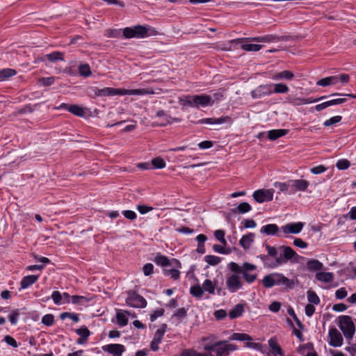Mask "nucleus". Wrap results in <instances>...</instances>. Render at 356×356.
Listing matches in <instances>:
<instances>
[{
	"label": "nucleus",
	"mask_w": 356,
	"mask_h": 356,
	"mask_svg": "<svg viewBox=\"0 0 356 356\" xmlns=\"http://www.w3.org/2000/svg\"><path fill=\"white\" fill-rule=\"evenodd\" d=\"M316 279L325 284H328L334 280V274L331 272H325L320 270L316 273Z\"/></svg>",
	"instance_id": "25"
},
{
	"label": "nucleus",
	"mask_w": 356,
	"mask_h": 356,
	"mask_svg": "<svg viewBox=\"0 0 356 356\" xmlns=\"http://www.w3.org/2000/svg\"><path fill=\"white\" fill-rule=\"evenodd\" d=\"M75 332L80 337V338L76 341V343L79 345L85 343L90 335V330L85 325L81 326L80 328L76 330Z\"/></svg>",
	"instance_id": "24"
},
{
	"label": "nucleus",
	"mask_w": 356,
	"mask_h": 356,
	"mask_svg": "<svg viewBox=\"0 0 356 356\" xmlns=\"http://www.w3.org/2000/svg\"><path fill=\"white\" fill-rule=\"evenodd\" d=\"M257 267L255 265L244 263L242 265V270L241 273L243 275V279L248 283H252L257 277V273H254Z\"/></svg>",
	"instance_id": "12"
},
{
	"label": "nucleus",
	"mask_w": 356,
	"mask_h": 356,
	"mask_svg": "<svg viewBox=\"0 0 356 356\" xmlns=\"http://www.w3.org/2000/svg\"><path fill=\"white\" fill-rule=\"evenodd\" d=\"M152 164L154 165V168L156 169H162L164 168L166 165L164 160L161 157H156L152 160Z\"/></svg>",
	"instance_id": "47"
},
{
	"label": "nucleus",
	"mask_w": 356,
	"mask_h": 356,
	"mask_svg": "<svg viewBox=\"0 0 356 356\" xmlns=\"http://www.w3.org/2000/svg\"><path fill=\"white\" fill-rule=\"evenodd\" d=\"M204 261L209 265L216 266L220 261V259L215 255H207L204 257Z\"/></svg>",
	"instance_id": "50"
},
{
	"label": "nucleus",
	"mask_w": 356,
	"mask_h": 356,
	"mask_svg": "<svg viewBox=\"0 0 356 356\" xmlns=\"http://www.w3.org/2000/svg\"><path fill=\"white\" fill-rule=\"evenodd\" d=\"M213 315L217 320H222L225 318L227 314L225 310L218 309L214 312Z\"/></svg>",
	"instance_id": "63"
},
{
	"label": "nucleus",
	"mask_w": 356,
	"mask_h": 356,
	"mask_svg": "<svg viewBox=\"0 0 356 356\" xmlns=\"http://www.w3.org/2000/svg\"><path fill=\"white\" fill-rule=\"evenodd\" d=\"M325 96L320 97L319 98L312 99V98H301L298 97H288V102L294 105V106H302L305 104H309L317 102L320 100L324 99Z\"/></svg>",
	"instance_id": "16"
},
{
	"label": "nucleus",
	"mask_w": 356,
	"mask_h": 356,
	"mask_svg": "<svg viewBox=\"0 0 356 356\" xmlns=\"http://www.w3.org/2000/svg\"><path fill=\"white\" fill-rule=\"evenodd\" d=\"M47 59L51 62L56 61V60H63V57L60 52L58 51H54L51 54H47L46 56Z\"/></svg>",
	"instance_id": "52"
},
{
	"label": "nucleus",
	"mask_w": 356,
	"mask_h": 356,
	"mask_svg": "<svg viewBox=\"0 0 356 356\" xmlns=\"http://www.w3.org/2000/svg\"><path fill=\"white\" fill-rule=\"evenodd\" d=\"M127 305L135 308H144L147 305L145 299L134 291H129L126 298Z\"/></svg>",
	"instance_id": "10"
},
{
	"label": "nucleus",
	"mask_w": 356,
	"mask_h": 356,
	"mask_svg": "<svg viewBox=\"0 0 356 356\" xmlns=\"http://www.w3.org/2000/svg\"><path fill=\"white\" fill-rule=\"evenodd\" d=\"M181 356H213V355L210 352L200 353L193 350H185L181 353Z\"/></svg>",
	"instance_id": "43"
},
{
	"label": "nucleus",
	"mask_w": 356,
	"mask_h": 356,
	"mask_svg": "<svg viewBox=\"0 0 356 356\" xmlns=\"http://www.w3.org/2000/svg\"><path fill=\"white\" fill-rule=\"evenodd\" d=\"M260 233L266 235H277L281 236L280 232H279V227L275 224H268L262 226L260 229Z\"/></svg>",
	"instance_id": "23"
},
{
	"label": "nucleus",
	"mask_w": 356,
	"mask_h": 356,
	"mask_svg": "<svg viewBox=\"0 0 356 356\" xmlns=\"http://www.w3.org/2000/svg\"><path fill=\"white\" fill-rule=\"evenodd\" d=\"M309 185V182L305 179L289 180L290 188H291L293 192L305 191L307 189Z\"/></svg>",
	"instance_id": "20"
},
{
	"label": "nucleus",
	"mask_w": 356,
	"mask_h": 356,
	"mask_svg": "<svg viewBox=\"0 0 356 356\" xmlns=\"http://www.w3.org/2000/svg\"><path fill=\"white\" fill-rule=\"evenodd\" d=\"M341 119H342V117L340 115H336V116L332 117L330 119L325 120L323 122V125L325 127H330V126L334 125L337 123L340 122Z\"/></svg>",
	"instance_id": "51"
},
{
	"label": "nucleus",
	"mask_w": 356,
	"mask_h": 356,
	"mask_svg": "<svg viewBox=\"0 0 356 356\" xmlns=\"http://www.w3.org/2000/svg\"><path fill=\"white\" fill-rule=\"evenodd\" d=\"M350 165V161L347 159H339L336 164L337 168L339 170H346Z\"/></svg>",
	"instance_id": "56"
},
{
	"label": "nucleus",
	"mask_w": 356,
	"mask_h": 356,
	"mask_svg": "<svg viewBox=\"0 0 356 356\" xmlns=\"http://www.w3.org/2000/svg\"><path fill=\"white\" fill-rule=\"evenodd\" d=\"M243 40L244 39L242 38L234 40L232 42L236 44H241V49L246 51H258L262 48L261 44H252Z\"/></svg>",
	"instance_id": "21"
},
{
	"label": "nucleus",
	"mask_w": 356,
	"mask_h": 356,
	"mask_svg": "<svg viewBox=\"0 0 356 356\" xmlns=\"http://www.w3.org/2000/svg\"><path fill=\"white\" fill-rule=\"evenodd\" d=\"M305 223L302 222L287 223L280 227L281 236L287 237L290 234H298L301 232Z\"/></svg>",
	"instance_id": "8"
},
{
	"label": "nucleus",
	"mask_w": 356,
	"mask_h": 356,
	"mask_svg": "<svg viewBox=\"0 0 356 356\" xmlns=\"http://www.w3.org/2000/svg\"><path fill=\"white\" fill-rule=\"evenodd\" d=\"M223 97L222 92H215L211 95H193L192 102L193 107H207L213 106L215 102L220 101Z\"/></svg>",
	"instance_id": "4"
},
{
	"label": "nucleus",
	"mask_w": 356,
	"mask_h": 356,
	"mask_svg": "<svg viewBox=\"0 0 356 356\" xmlns=\"http://www.w3.org/2000/svg\"><path fill=\"white\" fill-rule=\"evenodd\" d=\"M130 315V312L126 310L120 309L117 311L116 319L117 323L120 327H124L128 323V317Z\"/></svg>",
	"instance_id": "27"
},
{
	"label": "nucleus",
	"mask_w": 356,
	"mask_h": 356,
	"mask_svg": "<svg viewBox=\"0 0 356 356\" xmlns=\"http://www.w3.org/2000/svg\"><path fill=\"white\" fill-rule=\"evenodd\" d=\"M51 299L55 305H60L70 303L71 296L67 293H60L58 291H54L51 294Z\"/></svg>",
	"instance_id": "19"
},
{
	"label": "nucleus",
	"mask_w": 356,
	"mask_h": 356,
	"mask_svg": "<svg viewBox=\"0 0 356 356\" xmlns=\"http://www.w3.org/2000/svg\"><path fill=\"white\" fill-rule=\"evenodd\" d=\"M192 99L193 95H185L179 98L178 103L183 107H193Z\"/></svg>",
	"instance_id": "40"
},
{
	"label": "nucleus",
	"mask_w": 356,
	"mask_h": 356,
	"mask_svg": "<svg viewBox=\"0 0 356 356\" xmlns=\"http://www.w3.org/2000/svg\"><path fill=\"white\" fill-rule=\"evenodd\" d=\"M54 316L51 314H46L42 318V323L47 326H51L54 323Z\"/></svg>",
	"instance_id": "57"
},
{
	"label": "nucleus",
	"mask_w": 356,
	"mask_h": 356,
	"mask_svg": "<svg viewBox=\"0 0 356 356\" xmlns=\"http://www.w3.org/2000/svg\"><path fill=\"white\" fill-rule=\"evenodd\" d=\"M307 268L310 271L319 272L323 268V264L317 259H309L307 262Z\"/></svg>",
	"instance_id": "31"
},
{
	"label": "nucleus",
	"mask_w": 356,
	"mask_h": 356,
	"mask_svg": "<svg viewBox=\"0 0 356 356\" xmlns=\"http://www.w3.org/2000/svg\"><path fill=\"white\" fill-rule=\"evenodd\" d=\"M229 118L228 117H220L219 118H203L197 121V124H221L227 122Z\"/></svg>",
	"instance_id": "26"
},
{
	"label": "nucleus",
	"mask_w": 356,
	"mask_h": 356,
	"mask_svg": "<svg viewBox=\"0 0 356 356\" xmlns=\"http://www.w3.org/2000/svg\"><path fill=\"white\" fill-rule=\"evenodd\" d=\"M154 93L152 90L149 89H122V88H104L99 91L98 95L100 96H114V95H139L143 96L148 94Z\"/></svg>",
	"instance_id": "2"
},
{
	"label": "nucleus",
	"mask_w": 356,
	"mask_h": 356,
	"mask_svg": "<svg viewBox=\"0 0 356 356\" xmlns=\"http://www.w3.org/2000/svg\"><path fill=\"white\" fill-rule=\"evenodd\" d=\"M246 40L258 42H273L275 41L276 37L273 35H268L265 36L248 38Z\"/></svg>",
	"instance_id": "37"
},
{
	"label": "nucleus",
	"mask_w": 356,
	"mask_h": 356,
	"mask_svg": "<svg viewBox=\"0 0 356 356\" xmlns=\"http://www.w3.org/2000/svg\"><path fill=\"white\" fill-rule=\"evenodd\" d=\"M215 237L224 245H227V241L225 238V232L218 229L214 232Z\"/></svg>",
	"instance_id": "54"
},
{
	"label": "nucleus",
	"mask_w": 356,
	"mask_h": 356,
	"mask_svg": "<svg viewBox=\"0 0 356 356\" xmlns=\"http://www.w3.org/2000/svg\"><path fill=\"white\" fill-rule=\"evenodd\" d=\"M166 325H163L162 327L158 329L154 336V338L151 342V349L156 351L159 349V345L161 342L164 334L166 331Z\"/></svg>",
	"instance_id": "17"
},
{
	"label": "nucleus",
	"mask_w": 356,
	"mask_h": 356,
	"mask_svg": "<svg viewBox=\"0 0 356 356\" xmlns=\"http://www.w3.org/2000/svg\"><path fill=\"white\" fill-rule=\"evenodd\" d=\"M328 343L330 346L341 347L343 343V335L336 327H332L328 331Z\"/></svg>",
	"instance_id": "11"
},
{
	"label": "nucleus",
	"mask_w": 356,
	"mask_h": 356,
	"mask_svg": "<svg viewBox=\"0 0 356 356\" xmlns=\"http://www.w3.org/2000/svg\"><path fill=\"white\" fill-rule=\"evenodd\" d=\"M216 356H223L229 353L225 345V341L216 342Z\"/></svg>",
	"instance_id": "39"
},
{
	"label": "nucleus",
	"mask_w": 356,
	"mask_h": 356,
	"mask_svg": "<svg viewBox=\"0 0 356 356\" xmlns=\"http://www.w3.org/2000/svg\"><path fill=\"white\" fill-rule=\"evenodd\" d=\"M55 81L54 76L42 77L38 80L39 83L43 86H49L52 85Z\"/></svg>",
	"instance_id": "53"
},
{
	"label": "nucleus",
	"mask_w": 356,
	"mask_h": 356,
	"mask_svg": "<svg viewBox=\"0 0 356 356\" xmlns=\"http://www.w3.org/2000/svg\"><path fill=\"white\" fill-rule=\"evenodd\" d=\"M179 268L173 267L172 269H165L164 273L166 275L170 276L174 280H177L179 277L180 273L179 271Z\"/></svg>",
	"instance_id": "46"
},
{
	"label": "nucleus",
	"mask_w": 356,
	"mask_h": 356,
	"mask_svg": "<svg viewBox=\"0 0 356 356\" xmlns=\"http://www.w3.org/2000/svg\"><path fill=\"white\" fill-rule=\"evenodd\" d=\"M123 35L126 38H144L147 36V29L143 26H136L133 28H125L123 30Z\"/></svg>",
	"instance_id": "7"
},
{
	"label": "nucleus",
	"mask_w": 356,
	"mask_h": 356,
	"mask_svg": "<svg viewBox=\"0 0 356 356\" xmlns=\"http://www.w3.org/2000/svg\"><path fill=\"white\" fill-rule=\"evenodd\" d=\"M307 298L309 302H310L312 305H318L320 302V298L317 296V294L312 291L309 290L307 292Z\"/></svg>",
	"instance_id": "42"
},
{
	"label": "nucleus",
	"mask_w": 356,
	"mask_h": 356,
	"mask_svg": "<svg viewBox=\"0 0 356 356\" xmlns=\"http://www.w3.org/2000/svg\"><path fill=\"white\" fill-rule=\"evenodd\" d=\"M262 283L266 288H271L275 285H282L290 289L294 286L293 280H290L283 274L278 273H273L264 276Z\"/></svg>",
	"instance_id": "3"
},
{
	"label": "nucleus",
	"mask_w": 356,
	"mask_h": 356,
	"mask_svg": "<svg viewBox=\"0 0 356 356\" xmlns=\"http://www.w3.org/2000/svg\"><path fill=\"white\" fill-rule=\"evenodd\" d=\"M226 286L229 292L235 293L242 289L243 283L238 275L232 274L226 277Z\"/></svg>",
	"instance_id": "13"
},
{
	"label": "nucleus",
	"mask_w": 356,
	"mask_h": 356,
	"mask_svg": "<svg viewBox=\"0 0 356 356\" xmlns=\"http://www.w3.org/2000/svg\"><path fill=\"white\" fill-rule=\"evenodd\" d=\"M272 94H284L289 91V86L284 83H272Z\"/></svg>",
	"instance_id": "32"
},
{
	"label": "nucleus",
	"mask_w": 356,
	"mask_h": 356,
	"mask_svg": "<svg viewBox=\"0 0 356 356\" xmlns=\"http://www.w3.org/2000/svg\"><path fill=\"white\" fill-rule=\"evenodd\" d=\"M273 186L277 188L280 192H286L290 188L289 181L287 182L276 181L273 184Z\"/></svg>",
	"instance_id": "48"
},
{
	"label": "nucleus",
	"mask_w": 356,
	"mask_h": 356,
	"mask_svg": "<svg viewBox=\"0 0 356 356\" xmlns=\"http://www.w3.org/2000/svg\"><path fill=\"white\" fill-rule=\"evenodd\" d=\"M254 239V234L249 233L243 235L239 241V244L244 250L249 249L252 245Z\"/></svg>",
	"instance_id": "28"
},
{
	"label": "nucleus",
	"mask_w": 356,
	"mask_h": 356,
	"mask_svg": "<svg viewBox=\"0 0 356 356\" xmlns=\"http://www.w3.org/2000/svg\"><path fill=\"white\" fill-rule=\"evenodd\" d=\"M143 272L145 276H149L152 275L154 272V266L153 264L148 263L143 266Z\"/></svg>",
	"instance_id": "60"
},
{
	"label": "nucleus",
	"mask_w": 356,
	"mask_h": 356,
	"mask_svg": "<svg viewBox=\"0 0 356 356\" xmlns=\"http://www.w3.org/2000/svg\"><path fill=\"white\" fill-rule=\"evenodd\" d=\"M17 72L14 69L5 68L0 70V81H3L10 77L15 76Z\"/></svg>",
	"instance_id": "36"
},
{
	"label": "nucleus",
	"mask_w": 356,
	"mask_h": 356,
	"mask_svg": "<svg viewBox=\"0 0 356 356\" xmlns=\"http://www.w3.org/2000/svg\"><path fill=\"white\" fill-rule=\"evenodd\" d=\"M154 262L163 267L172 266L175 268H181L180 262L176 259H169L167 257L157 254L154 258Z\"/></svg>",
	"instance_id": "15"
},
{
	"label": "nucleus",
	"mask_w": 356,
	"mask_h": 356,
	"mask_svg": "<svg viewBox=\"0 0 356 356\" xmlns=\"http://www.w3.org/2000/svg\"><path fill=\"white\" fill-rule=\"evenodd\" d=\"M339 82V78L337 76H327L318 80L316 85L325 87L328 86L335 85Z\"/></svg>",
	"instance_id": "30"
},
{
	"label": "nucleus",
	"mask_w": 356,
	"mask_h": 356,
	"mask_svg": "<svg viewBox=\"0 0 356 356\" xmlns=\"http://www.w3.org/2000/svg\"><path fill=\"white\" fill-rule=\"evenodd\" d=\"M229 340L248 342V341H252V338L248 334L236 332L230 336Z\"/></svg>",
	"instance_id": "35"
},
{
	"label": "nucleus",
	"mask_w": 356,
	"mask_h": 356,
	"mask_svg": "<svg viewBox=\"0 0 356 356\" xmlns=\"http://www.w3.org/2000/svg\"><path fill=\"white\" fill-rule=\"evenodd\" d=\"M39 278V275H27L22 278L20 282L21 289H26L33 284Z\"/></svg>",
	"instance_id": "29"
},
{
	"label": "nucleus",
	"mask_w": 356,
	"mask_h": 356,
	"mask_svg": "<svg viewBox=\"0 0 356 356\" xmlns=\"http://www.w3.org/2000/svg\"><path fill=\"white\" fill-rule=\"evenodd\" d=\"M102 350L108 352L113 356H121L125 351V347L119 343L107 344L102 347Z\"/></svg>",
	"instance_id": "18"
},
{
	"label": "nucleus",
	"mask_w": 356,
	"mask_h": 356,
	"mask_svg": "<svg viewBox=\"0 0 356 356\" xmlns=\"http://www.w3.org/2000/svg\"><path fill=\"white\" fill-rule=\"evenodd\" d=\"M221 291L222 289L217 278H207L203 281L202 285L197 284L190 288L191 295L197 298H202L205 292L210 295L217 293L220 296Z\"/></svg>",
	"instance_id": "1"
},
{
	"label": "nucleus",
	"mask_w": 356,
	"mask_h": 356,
	"mask_svg": "<svg viewBox=\"0 0 356 356\" xmlns=\"http://www.w3.org/2000/svg\"><path fill=\"white\" fill-rule=\"evenodd\" d=\"M348 307L343 303L335 304L332 306V309L337 312H342L347 309Z\"/></svg>",
	"instance_id": "64"
},
{
	"label": "nucleus",
	"mask_w": 356,
	"mask_h": 356,
	"mask_svg": "<svg viewBox=\"0 0 356 356\" xmlns=\"http://www.w3.org/2000/svg\"><path fill=\"white\" fill-rule=\"evenodd\" d=\"M79 72L81 76L84 77L90 76L92 74L90 67L88 64H81L79 66Z\"/></svg>",
	"instance_id": "44"
},
{
	"label": "nucleus",
	"mask_w": 356,
	"mask_h": 356,
	"mask_svg": "<svg viewBox=\"0 0 356 356\" xmlns=\"http://www.w3.org/2000/svg\"><path fill=\"white\" fill-rule=\"evenodd\" d=\"M19 312L17 310L13 311L9 315V321L12 325H16L18 321Z\"/></svg>",
	"instance_id": "61"
},
{
	"label": "nucleus",
	"mask_w": 356,
	"mask_h": 356,
	"mask_svg": "<svg viewBox=\"0 0 356 356\" xmlns=\"http://www.w3.org/2000/svg\"><path fill=\"white\" fill-rule=\"evenodd\" d=\"M348 295V292L344 287L339 288L335 291V296L339 300L345 298Z\"/></svg>",
	"instance_id": "59"
},
{
	"label": "nucleus",
	"mask_w": 356,
	"mask_h": 356,
	"mask_svg": "<svg viewBox=\"0 0 356 356\" xmlns=\"http://www.w3.org/2000/svg\"><path fill=\"white\" fill-rule=\"evenodd\" d=\"M274 193L273 188L258 189L253 192L252 197L258 203L270 202L273 199Z\"/></svg>",
	"instance_id": "9"
},
{
	"label": "nucleus",
	"mask_w": 356,
	"mask_h": 356,
	"mask_svg": "<svg viewBox=\"0 0 356 356\" xmlns=\"http://www.w3.org/2000/svg\"><path fill=\"white\" fill-rule=\"evenodd\" d=\"M245 346L247 348H252V349L256 350L257 351H259L261 353H265L266 352V347L260 343H256V342H252L251 341H248V342H246Z\"/></svg>",
	"instance_id": "38"
},
{
	"label": "nucleus",
	"mask_w": 356,
	"mask_h": 356,
	"mask_svg": "<svg viewBox=\"0 0 356 356\" xmlns=\"http://www.w3.org/2000/svg\"><path fill=\"white\" fill-rule=\"evenodd\" d=\"M337 325L346 340H352L356 332V327L352 318L348 315H341L337 318Z\"/></svg>",
	"instance_id": "5"
},
{
	"label": "nucleus",
	"mask_w": 356,
	"mask_h": 356,
	"mask_svg": "<svg viewBox=\"0 0 356 356\" xmlns=\"http://www.w3.org/2000/svg\"><path fill=\"white\" fill-rule=\"evenodd\" d=\"M251 210V205L245 202L240 203L236 208V211L241 213H245L250 211Z\"/></svg>",
	"instance_id": "45"
},
{
	"label": "nucleus",
	"mask_w": 356,
	"mask_h": 356,
	"mask_svg": "<svg viewBox=\"0 0 356 356\" xmlns=\"http://www.w3.org/2000/svg\"><path fill=\"white\" fill-rule=\"evenodd\" d=\"M60 318L62 320L69 318L76 323L79 322V315L76 313L63 312L60 314Z\"/></svg>",
	"instance_id": "49"
},
{
	"label": "nucleus",
	"mask_w": 356,
	"mask_h": 356,
	"mask_svg": "<svg viewBox=\"0 0 356 356\" xmlns=\"http://www.w3.org/2000/svg\"><path fill=\"white\" fill-rule=\"evenodd\" d=\"M4 341H5V342H6L8 345H9V346H12V347H13V348H17V347H18V343H17V341H16V340H15L13 337H12L11 336H9V335L6 336V337H4Z\"/></svg>",
	"instance_id": "62"
},
{
	"label": "nucleus",
	"mask_w": 356,
	"mask_h": 356,
	"mask_svg": "<svg viewBox=\"0 0 356 356\" xmlns=\"http://www.w3.org/2000/svg\"><path fill=\"white\" fill-rule=\"evenodd\" d=\"M327 168L323 165H319L312 168L310 172L314 175H320L325 172L327 170Z\"/></svg>",
	"instance_id": "58"
},
{
	"label": "nucleus",
	"mask_w": 356,
	"mask_h": 356,
	"mask_svg": "<svg viewBox=\"0 0 356 356\" xmlns=\"http://www.w3.org/2000/svg\"><path fill=\"white\" fill-rule=\"evenodd\" d=\"M278 250L283 254V257L281 256L277 257L274 264H266L268 268H273L282 264H285L288 260L293 259L295 256L297 255L296 252L289 246H280Z\"/></svg>",
	"instance_id": "6"
},
{
	"label": "nucleus",
	"mask_w": 356,
	"mask_h": 356,
	"mask_svg": "<svg viewBox=\"0 0 356 356\" xmlns=\"http://www.w3.org/2000/svg\"><path fill=\"white\" fill-rule=\"evenodd\" d=\"M244 312V307L242 305L238 304L229 312V316L232 319L241 316Z\"/></svg>",
	"instance_id": "34"
},
{
	"label": "nucleus",
	"mask_w": 356,
	"mask_h": 356,
	"mask_svg": "<svg viewBox=\"0 0 356 356\" xmlns=\"http://www.w3.org/2000/svg\"><path fill=\"white\" fill-rule=\"evenodd\" d=\"M272 83L260 85L251 92V96L254 99L269 96L272 95Z\"/></svg>",
	"instance_id": "14"
},
{
	"label": "nucleus",
	"mask_w": 356,
	"mask_h": 356,
	"mask_svg": "<svg viewBox=\"0 0 356 356\" xmlns=\"http://www.w3.org/2000/svg\"><path fill=\"white\" fill-rule=\"evenodd\" d=\"M287 133V129H273L268 132V137L270 140H274L285 136Z\"/></svg>",
	"instance_id": "33"
},
{
	"label": "nucleus",
	"mask_w": 356,
	"mask_h": 356,
	"mask_svg": "<svg viewBox=\"0 0 356 356\" xmlns=\"http://www.w3.org/2000/svg\"><path fill=\"white\" fill-rule=\"evenodd\" d=\"M87 302V298L84 296H71L70 302L75 305H82Z\"/></svg>",
	"instance_id": "55"
},
{
	"label": "nucleus",
	"mask_w": 356,
	"mask_h": 356,
	"mask_svg": "<svg viewBox=\"0 0 356 356\" xmlns=\"http://www.w3.org/2000/svg\"><path fill=\"white\" fill-rule=\"evenodd\" d=\"M295 77V75L293 72L290 70H283L279 72H275L273 74L271 79L274 81H292Z\"/></svg>",
	"instance_id": "22"
},
{
	"label": "nucleus",
	"mask_w": 356,
	"mask_h": 356,
	"mask_svg": "<svg viewBox=\"0 0 356 356\" xmlns=\"http://www.w3.org/2000/svg\"><path fill=\"white\" fill-rule=\"evenodd\" d=\"M67 111L79 117H82L85 115L84 109L78 105H70L67 107Z\"/></svg>",
	"instance_id": "41"
}]
</instances>
